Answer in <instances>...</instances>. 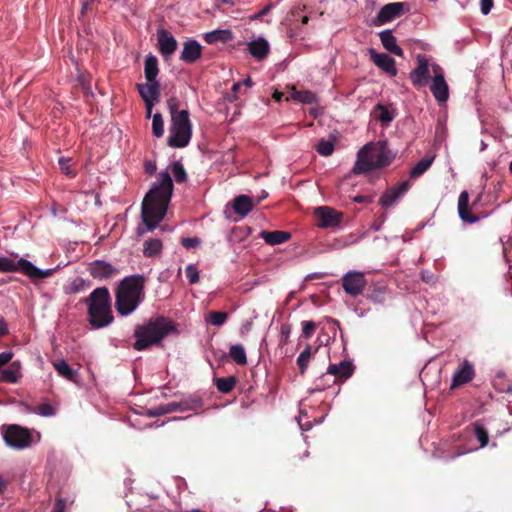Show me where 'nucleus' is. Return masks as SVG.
<instances>
[{"label":"nucleus","mask_w":512,"mask_h":512,"mask_svg":"<svg viewBox=\"0 0 512 512\" xmlns=\"http://www.w3.org/2000/svg\"><path fill=\"white\" fill-rule=\"evenodd\" d=\"M311 346L308 345L306 348L299 354L297 358V365L299 367L300 373L303 374L307 370L308 363L311 359Z\"/></svg>","instance_id":"obj_37"},{"label":"nucleus","mask_w":512,"mask_h":512,"mask_svg":"<svg viewBox=\"0 0 512 512\" xmlns=\"http://www.w3.org/2000/svg\"><path fill=\"white\" fill-rule=\"evenodd\" d=\"M172 173H173L174 179L177 182L181 183V182H184L186 180L187 175H186L185 169L182 166V164H180L178 162L173 163V165H172Z\"/></svg>","instance_id":"obj_44"},{"label":"nucleus","mask_w":512,"mask_h":512,"mask_svg":"<svg viewBox=\"0 0 512 512\" xmlns=\"http://www.w3.org/2000/svg\"><path fill=\"white\" fill-rule=\"evenodd\" d=\"M367 281L364 273L357 270H350L342 277V287L350 296L356 297L363 293Z\"/></svg>","instance_id":"obj_11"},{"label":"nucleus","mask_w":512,"mask_h":512,"mask_svg":"<svg viewBox=\"0 0 512 512\" xmlns=\"http://www.w3.org/2000/svg\"><path fill=\"white\" fill-rule=\"evenodd\" d=\"M159 52L168 59L177 49L175 37L167 30H159L157 33Z\"/></svg>","instance_id":"obj_17"},{"label":"nucleus","mask_w":512,"mask_h":512,"mask_svg":"<svg viewBox=\"0 0 512 512\" xmlns=\"http://www.w3.org/2000/svg\"><path fill=\"white\" fill-rule=\"evenodd\" d=\"M475 376L474 365L468 360H463L456 368L452 382L450 385L451 389L462 386L470 382Z\"/></svg>","instance_id":"obj_16"},{"label":"nucleus","mask_w":512,"mask_h":512,"mask_svg":"<svg viewBox=\"0 0 512 512\" xmlns=\"http://www.w3.org/2000/svg\"><path fill=\"white\" fill-rule=\"evenodd\" d=\"M59 166L60 169L69 177H74L75 173L70 169L71 167V160L67 158H60L59 159Z\"/></svg>","instance_id":"obj_49"},{"label":"nucleus","mask_w":512,"mask_h":512,"mask_svg":"<svg viewBox=\"0 0 512 512\" xmlns=\"http://www.w3.org/2000/svg\"><path fill=\"white\" fill-rule=\"evenodd\" d=\"M292 98L304 104H312L316 102V95L308 90L296 91L292 93Z\"/></svg>","instance_id":"obj_36"},{"label":"nucleus","mask_w":512,"mask_h":512,"mask_svg":"<svg viewBox=\"0 0 512 512\" xmlns=\"http://www.w3.org/2000/svg\"><path fill=\"white\" fill-rule=\"evenodd\" d=\"M410 187V181H403L387 189L380 197L379 204L384 208H389L395 205L397 201L410 189Z\"/></svg>","instance_id":"obj_14"},{"label":"nucleus","mask_w":512,"mask_h":512,"mask_svg":"<svg viewBox=\"0 0 512 512\" xmlns=\"http://www.w3.org/2000/svg\"><path fill=\"white\" fill-rule=\"evenodd\" d=\"M316 329V324L313 321L302 322V335L305 338H310Z\"/></svg>","instance_id":"obj_47"},{"label":"nucleus","mask_w":512,"mask_h":512,"mask_svg":"<svg viewBox=\"0 0 512 512\" xmlns=\"http://www.w3.org/2000/svg\"><path fill=\"white\" fill-rule=\"evenodd\" d=\"M320 228H336L342 221V213L328 206L317 207L314 211Z\"/></svg>","instance_id":"obj_12"},{"label":"nucleus","mask_w":512,"mask_h":512,"mask_svg":"<svg viewBox=\"0 0 512 512\" xmlns=\"http://www.w3.org/2000/svg\"><path fill=\"white\" fill-rule=\"evenodd\" d=\"M57 373L68 381H75L77 372L73 370L64 359H58L52 363Z\"/></svg>","instance_id":"obj_31"},{"label":"nucleus","mask_w":512,"mask_h":512,"mask_svg":"<svg viewBox=\"0 0 512 512\" xmlns=\"http://www.w3.org/2000/svg\"><path fill=\"white\" fill-rule=\"evenodd\" d=\"M274 7V4L273 3H269L267 6H265L260 12H258L253 18L254 19H257V18H260L264 15H266L267 13L270 12V10Z\"/></svg>","instance_id":"obj_55"},{"label":"nucleus","mask_w":512,"mask_h":512,"mask_svg":"<svg viewBox=\"0 0 512 512\" xmlns=\"http://www.w3.org/2000/svg\"><path fill=\"white\" fill-rule=\"evenodd\" d=\"M137 90L142 97L144 102H149V106L152 103H157L160 98V83L159 81H152L146 83L137 84Z\"/></svg>","instance_id":"obj_19"},{"label":"nucleus","mask_w":512,"mask_h":512,"mask_svg":"<svg viewBox=\"0 0 512 512\" xmlns=\"http://www.w3.org/2000/svg\"><path fill=\"white\" fill-rule=\"evenodd\" d=\"M370 57L374 64L390 76H396L397 69L395 60L385 53H378L374 49H370Z\"/></svg>","instance_id":"obj_20"},{"label":"nucleus","mask_w":512,"mask_h":512,"mask_svg":"<svg viewBox=\"0 0 512 512\" xmlns=\"http://www.w3.org/2000/svg\"><path fill=\"white\" fill-rule=\"evenodd\" d=\"M354 371V367L349 361H341L339 364H331L327 368V375L334 376L335 379L346 380Z\"/></svg>","instance_id":"obj_23"},{"label":"nucleus","mask_w":512,"mask_h":512,"mask_svg":"<svg viewBox=\"0 0 512 512\" xmlns=\"http://www.w3.org/2000/svg\"><path fill=\"white\" fill-rule=\"evenodd\" d=\"M152 131L155 137L160 138L164 135V121L160 113L152 116Z\"/></svg>","instance_id":"obj_39"},{"label":"nucleus","mask_w":512,"mask_h":512,"mask_svg":"<svg viewBox=\"0 0 512 512\" xmlns=\"http://www.w3.org/2000/svg\"><path fill=\"white\" fill-rule=\"evenodd\" d=\"M172 193L173 181L169 172H160L142 202L141 217L147 231L154 230L165 217Z\"/></svg>","instance_id":"obj_1"},{"label":"nucleus","mask_w":512,"mask_h":512,"mask_svg":"<svg viewBox=\"0 0 512 512\" xmlns=\"http://www.w3.org/2000/svg\"><path fill=\"white\" fill-rule=\"evenodd\" d=\"M89 282L82 277L74 278L69 285L65 288V291L69 294H76L81 291H85L89 288Z\"/></svg>","instance_id":"obj_35"},{"label":"nucleus","mask_w":512,"mask_h":512,"mask_svg":"<svg viewBox=\"0 0 512 512\" xmlns=\"http://www.w3.org/2000/svg\"><path fill=\"white\" fill-rule=\"evenodd\" d=\"M377 108L380 110L379 120L384 124H389L393 120V115L383 105L378 104Z\"/></svg>","instance_id":"obj_46"},{"label":"nucleus","mask_w":512,"mask_h":512,"mask_svg":"<svg viewBox=\"0 0 512 512\" xmlns=\"http://www.w3.org/2000/svg\"><path fill=\"white\" fill-rule=\"evenodd\" d=\"M167 105L171 116L167 144L172 148H184L188 146L192 137L189 112L185 109L178 110L177 101L173 98L167 101Z\"/></svg>","instance_id":"obj_6"},{"label":"nucleus","mask_w":512,"mask_h":512,"mask_svg":"<svg viewBox=\"0 0 512 512\" xmlns=\"http://www.w3.org/2000/svg\"><path fill=\"white\" fill-rule=\"evenodd\" d=\"M493 8V0H480V9L483 15H488Z\"/></svg>","instance_id":"obj_51"},{"label":"nucleus","mask_w":512,"mask_h":512,"mask_svg":"<svg viewBox=\"0 0 512 512\" xmlns=\"http://www.w3.org/2000/svg\"><path fill=\"white\" fill-rule=\"evenodd\" d=\"M8 333L7 323L3 318L0 319V336H4Z\"/></svg>","instance_id":"obj_57"},{"label":"nucleus","mask_w":512,"mask_h":512,"mask_svg":"<svg viewBox=\"0 0 512 512\" xmlns=\"http://www.w3.org/2000/svg\"><path fill=\"white\" fill-rule=\"evenodd\" d=\"M229 355L233 359L235 363L238 365H246L247 364V356L246 351L241 344H234L230 347Z\"/></svg>","instance_id":"obj_33"},{"label":"nucleus","mask_w":512,"mask_h":512,"mask_svg":"<svg viewBox=\"0 0 512 512\" xmlns=\"http://www.w3.org/2000/svg\"><path fill=\"white\" fill-rule=\"evenodd\" d=\"M282 97H283V93L282 92L275 91L274 94H273V98L276 101H281Z\"/></svg>","instance_id":"obj_61"},{"label":"nucleus","mask_w":512,"mask_h":512,"mask_svg":"<svg viewBox=\"0 0 512 512\" xmlns=\"http://www.w3.org/2000/svg\"><path fill=\"white\" fill-rule=\"evenodd\" d=\"M145 277L134 274L119 283L115 293V308L119 315L132 314L144 300Z\"/></svg>","instance_id":"obj_2"},{"label":"nucleus","mask_w":512,"mask_h":512,"mask_svg":"<svg viewBox=\"0 0 512 512\" xmlns=\"http://www.w3.org/2000/svg\"><path fill=\"white\" fill-rule=\"evenodd\" d=\"M241 86H242V83H241V82H236V83H234V84H233V86H232V90H233L234 92H236V91H238V90L240 89V87H241Z\"/></svg>","instance_id":"obj_64"},{"label":"nucleus","mask_w":512,"mask_h":512,"mask_svg":"<svg viewBox=\"0 0 512 512\" xmlns=\"http://www.w3.org/2000/svg\"><path fill=\"white\" fill-rule=\"evenodd\" d=\"M145 172L148 174H153L156 171V164L155 162L147 161L145 163Z\"/></svg>","instance_id":"obj_56"},{"label":"nucleus","mask_w":512,"mask_h":512,"mask_svg":"<svg viewBox=\"0 0 512 512\" xmlns=\"http://www.w3.org/2000/svg\"><path fill=\"white\" fill-rule=\"evenodd\" d=\"M316 150L321 156H330L334 152V140L321 139Z\"/></svg>","instance_id":"obj_40"},{"label":"nucleus","mask_w":512,"mask_h":512,"mask_svg":"<svg viewBox=\"0 0 512 512\" xmlns=\"http://www.w3.org/2000/svg\"><path fill=\"white\" fill-rule=\"evenodd\" d=\"M20 362H13L8 368L1 371L0 379L7 383H17L21 377Z\"/></svg>","instance_id":"obj_30"},{"label":"nucleus","mask_w":512,"mask_h":512,"mask_svg":"<svg viewBox=\"0 0 512 512\" xmlns=\"http://www.w3.org/2000/svg\"><path fill=\"white\" fill-rule=\"evenodd\" d=\"M1 432L6 445L12 449H26L35 441L29 429L17 424L4 425L1 427Z\"/></svg>","instance_id":"obj_8"},{"label":"nucleus","mask_w":512,"mask_h":512,"mask_svg":"<svg viewBox=\"0 0 512 512\" xmlns=\"http://www.w3.org/2000/svg\"><path fill=\"white\" fill-rule=\"evenodd\" d=\"M381 43L383 47L389 52L402 57L403 50L397 44V40L391 30H383L379 33Z\"/></svg>","instance_id":"obj_25"},{"label":"nucleus","mask_w":512,"mask_h":512,"mask_svg":"<svg viewBox=\"0 0 512 512\" xmlns=\"http://www.w3.org/2000/svg\"><path fill=\"white\" fill-rule=\"evenodd\" d=\"M236 380L234 377L219 378L216 381L217 389L222 393H229L235 386Z\"/></svg>","instance_id":"obj_41"},{"label":"nucleus","mask_w":512,"mask_h":512,"mask_svg":"<svg viewBox=\"0 0 512 512\" xmlns=\"http://www.w3.org/2000/svg\"><path fill=\"white\" fill-rule=\"evenodd\" d=\"M291 334V326L289 324H283L280 328V344L282 346L288 344Z\"/></svg>","instance_id":"obj_48"},{"label":"nucleus","mask_w":512,"mask_h":512,"mask_svg":"<svg viewBox=\"0 0 512 512\" xmlns=\"http://www.w3.org/2000/svg\"><path fill=\"white\" fill-rule=\"evenodd\" d=\"M14 353L12 351H5L0 353V367L6 365L13 358Z\"/></svg>","instance_id":"obj_52"},{"label":"nucleus","mask_w":512,"mask_h":512,"mask_svg":"<svg viewBox=\"0 0 512 512\" xmlns=\"http://www.w3.org/2000/svg\"><path fill=\"white\" fill-rule=\"evenodd\" d=\"M156 103H152L150 106H149V102H145V106H146V117H151L153 116L152 115V109L154 107Z\"/></svg>","instance_id":"obj_58"},{"label":"nucleus","mask_w":512,"mask_h":512,"mask_svg":"<svg viewBox=\"0 0 512 512\" xmlns=\"http://www.w3.org/2000/svg\"><path fill=\"white\" fill-rule=\"evenodd\" d=\"M393 159L394 154L387 148L386 142H370L358 151L352 172L364 174L374 169L383 168L388 166Z\"/></svg>","instance_id":"obj_3"},{"label":"nucleus","mask_w":512,"mask_h":512,"mask_svg":"<svg viewBox=\"0 0 512 512\" xmlns=\"http://www.w3.org/2000/svg\"><path fill=\"white\" fill-rule=\"evenodd\" d=\"M201 407V401L198 399H189V400H182L180 402H171L165 405V407L161 409H157L153 415H160L164 413H170L175 411H190V410H196Z\"/></svg>","instance_id":"obj_18"},{"label":"nucleus","mask_w":512,"mask_h":512,"mask_svg":"<svg viewBox=\"0 0 512 512\" xmlns=\"http://www.w3.org/2000/svg\"><path fill=\"white\" fill-rule=\"evenodd\" d=\"M36 413L43 417H52L56 415V409L50 403H41L36 409Z\"/></svg>","instance_id":"obj_43"},{"label":"nucleus","mask_w":512,"mask_h":512,"mask_svg":"<svg viewBox=\"0 0 512 512\" xmlns=\"http://www.w3.org/2000/svg\"><path fill=\"white\" fill-rule=\"evenodd\" d=\"M159 73L158 59L153 54H148L144 62V74L146 81H158L157 76Z\"/></svg>","instance_id":"obj_29"},{"label":"nucleus","mask_w":512,"mask_h":512,"mask_svg":"<svg viewBox=\"0 0 512 512\" xmlns=\"http://www.w3.org/2000/svg\"><path fill=\"white\" fill-rule=\"evenodd\" d=\"M57 267L49 269H40L27 259L19 258L14 260L12 258L2 256L0 257V272H22L30 279H43L52 276Z\"/></svg>","instance_id":"obj_7"},{"label":"nucleus","mask_w":512,"mask_h":512,"mask_svg":"<svg viewBox=\"0 0 512 512\" xmlns=\"http://www.w3.org/2000/svg\"><path fill=\"white\" fill-rule=\"evenodd\" d=\"M203 38L208 44L214 45L218 43H228L234 39V35L229 29H217L205 33Z\"/></svg>","instance_id":"obj_24"},{"label":"nucleus","mask_w":512,"mask_h":512,"mask_svg":"<svg viewBox=\"0 0 512 512\" xmlns=\"http://www.w3.org/2000/svg\"><path fill=\"white\" fill-rule=\"evenodd\" d=\"M429 89L438 104H444L449 99V86L445 79V72L442 67L435 68V76L428 83Z\"/></svg>","instance_id":"obj_10"},{"label":"nucleus","mask_w":512,"mask_h":512,"mask_svg":"<svg viewBox=\"0 0 512 512\" xmlns=\"http://www.w3.org/2000/svg\"><path fill=\"white\" fill-rule=\"evenodd\" d=\"M458 214L461 220L468 223H475L478 217L471 216L469 210V195L467 191H462L458 198Z\"/></svg>","instance_id":"obj_26"},{"label":"nucleus","mask_w":512,"mask_h":512,"mask_svg":"<svg viewBox=\"0 0 512 512\" xmlns=\"http://www.w3.org/2000/svg\"><path fill=\"white\" fill-rule=\"evenodd\" d=\"M260 237L269 245H278L288 241L291 234L286 231H262Z\"/></svg>","instance_id":"obj_28"},{"label":"nucleus","mask_w":512,"mask_h":512,"mask_svg":"<svg viewBox=\"0 0 512 512\" xmlns=\"http://www.w3.org/2000/svg\"><path fill=\"white\" fill-rule=\"evenodd\" d=\"M88 308V321L94 329L110 325L113 320L111 296L108 288L98 287L85 299Z\"/></svg>","instance_id":"obj_5"},{"label":"nucleus","mask_w":512,"mask_h":512,"mask_svg":"<svg viewBox=\"0 0 512 512\" xmlns=\"http://www.w3.org/2000/svg\"><path fill=\"white\" fill-rule=\"evenodd\" d=\"M405 4L402 2H392L384 5L378 12L374 24L381 26L389 23L399 17L404 11Z\"/></svg>","instance_id":"obj_15"},{"label":"nucleus","mask_w":512,"mask_h":512,"mask_svg":"<svg viewBox=\"0 0 512 512\" xmlns=\"http://www.w3.org/2000/svg\"><path fill=\"white\" fill-rule=\"evenodd\" d=\"M474 432L475 436L480 442V447L483 448L488 444L489 436L488 431L484 427V425L480 422L474 423Z\"/></svg>","instance_id":"obj_38"},{"label":"nucleus","mask_w":512,"mask_h":512,"mask_svg":"<svg viewBox=\"0 0 512 512\" xmlns=\"http://www.w3.org/2000/svg\"><path fill=\"white\" fill-rule=\"evenodd\" d=\"M89 6H90L89 1L84 0L82 2L81 14H84L88 10Z\"/></svg>","instance_id":"obj_60"},{"label":"nucleus","mask_w":512,"mask_h":512,"mask_svg":"<svg viewBox=\"0 0 512 512\" xmlns=\"http://www.w3.org/2000/svg\"><path fill=\"white\" fill-rule=\"evenodd\" d=\"M202 54V46L194 39H189L183 43V49L180 59L185 63H194L200 59Z\"/></svg>","instance_id":"obj_21"},{"label":"nucleus","mask_w":512,"mask_h":512,"mask_svg":"<svg viewBox=\"0 0 512 512\" xmlns=\"http://www.w3.org/2000/svg\"><path fill=\"white\" fill-rule=\"evenodd\" d=\"M253 201L249 196L240 195L233 200V210L240 216V218L246 217L253 209Z\"/></svg>","instance_id":"obj_27"},{"label":"nucleus","mask_w":512,"mask_h":512,"mask_svg":"<svg viewBox=\"0 0 512 512\" xmlns=\"http://www.w3.org/2000/svg\"><path fill=\"white\" fill-rule=\"evenodd\" d=\"M178 329L172 320L159 316L142 326H137L134 332L136 341L134 349L142 351L157 344L170 334H177Z\"/></svg>","instance_id":"obj_4"},{"label":"nucleus","mask_w":512,"mask_h":512,"mask_svg":"<svg viewBox=\"0 0 512 512\" xmlns=\"http://www.w3.org/2000/svg\"><path fill=\"white\" fill-rule=\"evenodd\" d=\"M88 272L94 279L103 281L115 277L119 269L104 260H94L88 264Z\"/></svg>","instance_id":"obj_13"},{"label":"nucleus","mask_w":512,"mask_h":512,"mask_svg":"<svg viewBox=\"0 0 512 512\" xmlns=\"http://www.w3.org/2000/svg\"><path fill=\"white\" fill-rule=\"evenodd\" d=\"M416 67L411 70L409 78L412 85L416 88L425 87L435 76V68L441 67L435 61L425 54L416 56Z\"/></svg>","instance_id":"obj_9"},{"label":"nucleus","mask_w":512,"mask_h":512,"mask_svg":"<svg viewBox=\"0 0 512 512\" xmlns=\"http://www.w3.org/2000/svg\"><path fill=\"white\" fill-rule=\"evenodd\" d=\"M248 51L255 59L261 61L267 57L270 45L265 38L259 37L248 43Z\"/></svg>","instance_id":"obj_22"},{"label":"nucleus","mask_w":512,"mask_h":512,"mask_svg":"<svg viewBox=\"0 0 512 512\" xmlns=\"http://www.w3.org/2000/svg\"><path fill=\"white\" fill-rule=\"evenodd\" d=\"M66 509V500L63 498H58L55 503V512H65Z\"/></svg>","instance_id":"obj_53"},{"label":"nucleus","mask_w":512,"mask_h":512,"mask_svg":"<svg viewBox=\"0 0 512 512\" xmlns=\"http://www.w3.org/2000/svg\"><path fill=\"white\" fill-rule=\"evenodd\" d=\"M352 200L356 203H371L373 198L371 196L357 195Z\"/></svg>","instance_id":"obj_54"},{"label":"nucleus","mask_w":512,"mask_h":512,"mask_svg":"<svg viewBox=\"0 0 512 512\" xmlns=\"http://www.w3.org/2000/svg\"><path fill=\"white\" fill-rule=\"evenodd\" d=\"M435 160V155L426 156L417 162L410 170V176L412 178H418L422 176L432 165Z\"/></svg>","instance_id":"obj_32"},{"label":"nucleus","mask_w":512,"mask_h":512,"mask_svg":"<svg viewBox=\"0 0 512 512\" xmlns=\"http://www.w3.org/2000/svg\"><path fill=\"white\" fill-rule=\"evenodd\" d=\"M370 299H371L373 302H375V303H382V302H383V300L379 297V295H378V294H375V293H372V294L370 295Z\"/></svg>","instance_id":"obj_59"},{"label":"nucleus","mask_w":512,"mask_h":512,"mask_svg":"<svg viewBox=\"0 0 512 512\" xmlns=\"http://www.w3.org/2000/svg\"><path fill=\"white\" fill-rule=\"evenodd\" d=\"M185 274L191 284H195L199 281V271L195 265L189 264L185 269Z\"/></svg>","instance_id":"obj_45"},{"label":"nucleus","mask_w":512,"mask_h":512,"mask_svg":"<svg viewBox=\"0 0 512 512\" xmlns=\"http://www.w3.org/2000/svg\"><path fill=\"white\" fill-rule=\"evenodd\" d=\"M181 244L183 247H185L186 249H190V248H194L196 246H198L200 244V240L197 238V237H193V238H183L181 240Z\"/></svg>","instance_id":"obj_50"},{"label":"nucleus","mask_w":512,"mask_h":512,"mask_svg":"<svg viewBox=\"0 0 512 512\" xmlns=\"http://www.w3.org/2000/svg\"><path fill=\"white\" fill-rule=\"evenodd\" d=\"M241 83H242V85H245V86H247V87H252V85H253V82H252L251 78H249V77H248L247 79H245V80H244L243 82H241Z\"/></svg>","instance_id":"obj_63"},{"label":"nucleus","mask_w":512,"mask_h":512,"mask_svg":"<svg viewBox=\"0 0 512 512\" xmlns=\"http://www.w3.org/2000/svg\"><path fill=\"white\" fill-rule=\"evenodd\" d=\"M228 318V313L221 311H212L209 313V318L207 321L216 327L222 326Z\"/></svg>","instance_id":"obj_42"},{"label":"nucleus","mask_w":512,"mask_h":512,"mask_svg":"<svg viewBox=\"0 0 512 512\" xmlns=\"http://www.w3.org/2000/svg\"><path fill=\"white\" fill-rule=\"evenodd\" d=\"M251 328V323H247V324H244L242 325L241 327V333L244 334L246 332H248Z\"/></svg>","instance_id":"obj_62"},{"label":"nucleus","mask_w":512,"mask_h":512,"mask_svg":"<svg viewBox=\"0 0 512 512\" xmlns=\"http://www.w3.org/2000/svg\"><path fill=\"white\" fill-rule=\"evenodd\" d=\"M162 242L159 239H150L145 241L143 253L146 257H154L161 253Z\"/></svg>","instance_id":"obj_34"}]
</instances>
